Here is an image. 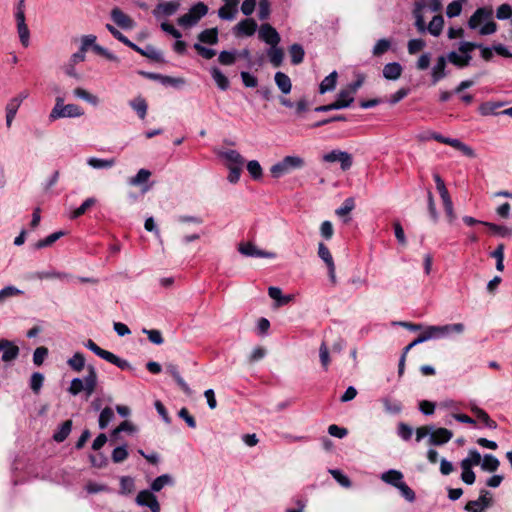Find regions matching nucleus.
<instances>
[{
    "label": "nucleus",
    "instance_id": "obj_20",
    "mask_svg": "<svg viewBox=\"0 0 512 512\" xmlns=\"http://www.w3.org/2000/svg\"><path fill=\"white\" fill-rule=\"evenodd\" d=\"M166 370L168 373L171 374V376L174 378V380L176 381V383L178 384V386L186 393V394H190L191 393V389L189 388L188 384L184 381V379L181 377L179 371H178V367L177 365L175 364H168L166 366Z\"/></svg>",
    "mask_w": 512,
    "mask_h": 512
},
{
    "label": "nucleus",
    "instance_id": "obj_5",
    "mask_svg": "<svg viewBox=\"0 0 512 512\" xmlns=\"http://www.w3.org/2000/svg\"><path fill=\"white\" fill-rule=\"evenodd\" d=\"M465 327L462 323L446 324L442 326H426L423 328L422 334L426 341L431 339H439L449 336L452 333L461 334Z\"/></svg>",
    "mask_w": 512,
    "mask_h": 512
},
{
    "label": "nucleus",
    "instance_id": "obj_7",
    "mask_svg": "<svg viewBox=\"0 0 512 512\" xmlns=\"http://www.w3.org/2000/svg\"><path fill=\"white\" fill-rule=\"evenodd\" d=\"M258 35L262 41L270 46L278 45L281 40L277 30L268 23L260 26Z\"/></svg>",
    "mask_w": 512,
    "mask_h": 512
},
{
    "label": "nucleus",
    "instance_id": "obj_41",
    "mask_svg": "<svg viewBox=\"0 0 512 512\" xmlns=\"http://www.w3.org/2000/svg\"><path fill=\"white\" fill-rule=\"evenodd\" d=\"M173 479L168 474H163L158 476L151 484V491L152 492H159L163 489L166 485H172Z\"/></svg>",
    "mask_w": 512,
    "mask_h": 512
},
{
    "label": "nucleus",
    "instance_id": "obj_24",
    "mask_svg": "<svg viewBox=\"0 0 512 512\" xmlns=\"http://www.w3.org/2000/svg\"><path fill=\"white\" fill-rule=\"evenodd\" d=\"M471 411L475 414L477 419L481 421L486 427L490 429L497 428V423L494 420H492L490 416L487 414V412L484 411L483 409L477 406H472Z\"/></svg>",
    "mask_w": 512,
    "mask_h": 512
},
{
    "label": "nucleus",
    "instance_id": "obj_25",
    "mask_svg": "<svg viewBox=\"0 0 512 512\" xmlns=\"http://www.w3.org/2000/svg\"><path fill=\"white\" fill-rule=\"evenodd\" d=\"M87 164L94 169H110L116 164V160L114 158L101 159L90 157L87 159Z\"/></svg>",
    "mask_w": 512,
    "mask_h": 512
},
{
    "label": "nucleus",
    "instance_id": "obj_43",
    "mask_svg": "<svg viewBox=\"0 0 512 512\" xmlns=\"http://www.w3.org/2000/svg\"><path fill=\"white\" fill-rule=\"evenodd\" d=\"M482 225L488 227L494 234L501 237H508L512 235V228L502 225H497L490 222H482Z\"/></svg>",
    "mask_w": 512,
    "mask_h": 512
},
{
    "label": "nucleus",
    "instance_id": "obj_13",
    "mask_svg": "<svg viewBox=\"0 0 512 512\" xmlns=\"http://www.w3.org/2000/svg\"><path fill=\"white\" fill-rule=\"evenodd\" d=\"M257 30V23L252 18L240 21L234 28L236 35L252 36Z\"/></svg>",
    "mask_w": 512,
    "mask_h": 512
},
{
    "label": "nucleus",
    "instance_id": "obj_18",
    "mask_svg": "<svg viewBox=\"0 0 512 512\" xmlns=\"http://www.w3.org/2000/svg\"><path fill=\"white\" fill-rule=\"evenodd\" d=\"M267 56L273 67L277 68L282 65L284 59V52L282 48L278 47V45L271 46L267 50Z\"/></svg>",
    "mask_w": 512,
    "mask_h": 512
},
{
    "label": "nucleus",
    "instance_id": "obj_49",
    "mask_svg": "<svg viewBox=\"0 0 512 512\" xmlns=\"http://www.w3.org/2000/svg\"><path fill=\"white\" fill-rule=\"evenodd\" d=\"M247 171L254 180H260L263 175V170L257 160H251L247 163Z\"/></svg>",
    "mask_w": 512,
    "mask_h": 512
},
{
    "label": "nucleus",
    "instance_id": "obj_54",
    "mask_svg": "<svg viewBox=\"0 0 512 512\" xmlns=\"http://www.w3.org/2000/svg\"><path fill=\"white\" fill-rule=\"evenodd\" d=\"M22 291L14 286H7L0 290V305L3 304L8 298L21 294Z\"/></svg>",
    "mask_w": 512,
    "mask_h": 512
},
{
    "label": "nucleus",
    "instance_id": "obj_15",
    "mask_svg": "<svg viewBox=\"0 0 512 512\" xmlns=\"http://www.w3.org/2000/svg\"><path fill=\"white\" fill-rule=\"evenodd\" d=\"M446 61H447V59L444 56H439L437 58V62L433 66L432 71H431L432 84L433 85H435L440 80H442L443 78L446 77V75H447L446 72H445Z\"/></svg>",
    "mask_w": 512,
    "mask_h": 512
},
{
    "label": "nucleus",
    "instance_id": "obj_10",
    "mask_svg": "<svg viewBox=\"0 0 512 512\" xmlns=\"http://www.w3.org/2000/svg\"><path fill=\"white\" fill-rule=\"evenodd\" d=\"M492 15L493 11L491 8H478L468 21L469 28L476 29L481 23L490 20Z\"/></svg>",
    "mask_w": 512,
    "mask_h": 512
},
{
    "label": "nucleus",
    "instance_id": "obj_51",
    "mask_svg": "<svg viewBox=\"0 0 512 512\" xmlns=\"http://www.w3.org/2000/svg\"><path fill=\"white\" fill-rule=\"evenodd\" d=\"M150 176L151 172L149 170L140 169L134 177L130 178L129 184L133 186H138L142 183L147 182Z\"/></svg>",
    "mask_w": 512,
    "mask_h": 512
},
{
    "label": "nucleus",
    "instance_id": "obj_32",
    "mask_svg": "<svg viewBox=\"0 0 512 512\" xmlns=\"http://www.w3.org/2000/svg\"><path fill=\"white\" fill-rule=\"evenodd\" d=\"M73 94L75 97L80 98L93 106H97L100 103V100L96 95L91 94L81 87L75 88L73 90Z\"/></svg>",
    "mask_w": 512,
    "mask_h": 512
},
{
    "label": "nucleus",
    "instance_id": "obj_16",
    "mask_svg": "<svg viewBox=\"0 0 512 512\" xmlns=\"http://www.w3.org/2000/svg\"><path fill=\"white\" fill-rule=\"evenodd\" d=\"M274 81L278 89L285 95L289 94L292 89V83L289 76L283 72H276L274 75Z\"/></svg>",
    "mask_w": 512,
    "mask_h": 512
},
{
    "label": "nucleus",
    "instance_id": "obj_57",
    "mask_svg": "<svg viewBox=\"0 0 512 512\" xmlns=\"http://www.w3.org/2000/svg\"><path fill=\"white\" fill-rule=\"evenodd\" d=\"M112 460L114 463H121L123 461H125L128 457V451H127V448L126 446H119V447H116L113 451H112Z\"/></svg>",
    "mask_w": 512,
    "mask_h": 512
},
{
    "label": "nucleus",
    "instance_id": "obj_17",
    "mask_svg": "<svg viewBox=\"0 0 512 512\" xmlns=\"http://www.w3.org/2000/svg\"><path fill=\"white\" fill-rule=\"evenodd\" d=\"M402 66L398 62H391L384 66L383 76L387 80H397L402 74Z\"/></svg>",
    "mask_w": 512,
    "mask_h": 512
},
{
    "label": "nucleus",
    "instance_id": "obj_3",
    "mask_svg": "<svg viewBox=\"0 0 512 512\" xmlns=\"http://www.w3.org/2000/svg\"><path fill=\"white\" fill-rule=\"evenodd\" d=\"M306 162L304 158L298 155H287L281 161L270 167V173L273 178L279 179L294 170L302 169Z\"/></svg>",
    "mask_w": 512,
    "mask_h": 512
},
{
    "label": "nucleus",
    "instance_id": "obj_19",
    "mask_svg": "<svg viewBox=\"0 0 512 512\" xmlns=\"http://www.w3.org/2000/svg\"><path fill=\"white\" fill-rule=\"evenodd\" d=\"M402 479H403L402 472H400L398 470H394V469L388 470L381 475L382 481H384L385 483L390 484L396 488H398L399 484L403 483Z\"/></svg>",
    "mask_w": 512,
    "mask_h": 512
},
{
    "label": "nucleus",
    "instance_id": "obj_14",
    "mask_svg": "<svg viewBox=\"0 0 512 512\" xmlns=\"http://www.w3.org/2000/svg\"><path fill=\"white\" fill-rule=\"evenodd\" d=\"M178 8H179V3H177V2L159 3L153 10V15L156 18H160L163 16H171L178 10Z\"/></svg>",
    "mask_w": 512,
    "mask_h": 512
},
{
    "label": "nucleus",
    "instance_id": "obj_12",
    "mask_svg": "<svg viewBox=\"0 0 512 512\" xmlns=\"http://www.w3.org/2000/svg\"><path fill=\"white\" fill-rule=\"evenodd\" d=\"M111 18L119 27L123 29H132L134 27L133 20L119 8H113Z\"/></svg>",
    "mask_w": 512,
    "mask_h": 512
},
{
    "label": "nucleus",
    "instance_id": "obj_11",
    "mask_svg": "<svg viewBox=\"0 0 512 512\" xmlns=\"http://www.w3.org/2000/svg\"><path fill=\"white\" fill-rule=\"evenodd\" d=\"M0 351L2 354V361L11 362L15 360L19 355V348L12 342L6 339L0 340Z\"/></svg>",
    "mask_w": 512,
    "mask_h": 512
},
{
    "label": "nucleus",
    "instance_id": "obj_44",
    "mask_svg": "<svg viewBox=\"0 0 512 512\" xmlns=\"http://www.w3.org/2000/svg\"><path fill=\"white\" fill-rule=\"evenodd\" d=\"M96 199L93 197L87 198L78 208H76L70 215L71 219H76L86 213V211L95 205Z\"/></svg>",
    "mask_w": 512,
    "mask_h": 512
},
{
    "label": "nucleus",
    "instance_id": "obj_63",
    "mask_svg": "<svg viewBox=\"0 0 512 512\" xmlns=\"http://www.w3.org/2000/svg\"><path fill=\"white\" fill-rule=\"evenodd\" d=\"M462 469L461 480L467 484L472 485L475 482L476 475L472 468L466 466H460Z\"/></svg>",
    "mask_w": 512,
    "mask_h": 512
},
{
    "label": "nucleus",
    "instance_id": "obj_2",
    "mask_svg": "<svg viewBox=\"0 0 512 512\" xmlns=\"http://www.w3.org/2000/svg\"><path fill=\"white\" fill-rule=\"evenodd\" d=\"M442 8L440 0H416L414 3L413 16L415 18V27L421 34L426 32L425 13L438 12Z\"/></svg>",
    "mask_w": 512,
    "mask_h": 512
},
{
    "label": "nucleus",
    "instance_id": "obj_55",
    "mask_svg": "<svg viewBox=\"0 0 512 512\" xmlns=\"http://www.w3.org/2000/svg\"><path fill=\"white\" fill-rule=\"evenodd\" d=\"M329 473L341 486L345 488H349L351 486L350 479L346 475H344L340 470L330 469Z\"/></svg>",
    "mask_w": 512,
    "mask_h": 512
},
{
    "label": "nucleus",
    "instance_id": "obj_37",
    "mask_svg": "<svg viewBox=\"0 0 512 512\" xmlns=\"http://www.w3.org/2000/svg\"><path fill=\"white\" fill-rule=\"evenodd\" d=\"M354 101V95L346 88L342 89L338 95L337 99L334 101L337 105H341L340 109L349 107Z\"/></svg>",
    "mask_w": 512,
    "mask_h": 512
},
{
    "label": "nucleus",
    "instance_id": "obj_64",
    "mask_svg": "<svg viewBox=\"0 0 512 512\" xmlns=\"http://www.w3.org/2000/svg\"><path fill=\"white\" fill-rule=\"evenodd\" d=\"M512 16V7L509 4H502L497 8L496 17L499 20H506Z\"/></svg>",
    "mask_w": 512,
    "mask_h": 512
},
{
    "label": "nucleus",
    "instance_id": "obj_59",
    "mask_svg": "<svg viewBox=\"0 0 512 512\" xmlns=\"http://www.w3.org/2000/svg\"><path fill=\"white\" fill-rule=\"evenodd\" d=\"M142 332L147 335L150 342L156 345H161L164 342V339L162 337V334L159 330L156 329H143Z\"/></svg>",
    "mask_w": 512,
    "mask_h": 512
},
{
    "label": "nucleus",
    "instance_id": "obj_39",
    "mask_svg": "<svg viewBox=\"0 0 512 512\" xmlns=\"http://www.w3.org/2000/svg\"><path fill=\"white\" fill-rule=\"evenodd\" d=\"M289 55L292 64L298 65L303 62L305 52L300 44H293L289 48Z\"/></svg>",
    "mask_w": 512,
    "mask_h": 512
},
{
    "label": "nucleus",
    "instance_id": "obj_45",
    "mask_svg": "<svg viewBox=\"0 0 512 512\" xmlns=\"http://www.w3.org/2000/svg\"><path fill=\"white\" fill-rule=\"evenodd\" d=\"M237 54V50L221 51L218 57V61L221 65H233L236 62Z\"/></svg>",
    "mask_w": 512,
    "mask_h": 512
},
{
    "label": "nucleus",
    "instance_id": "obj_48",
    "mask_svg": "<svg viewBox=\"0 0 512 512\" xmlns=\"http://www.w3.org/2000/svg\"><path fill=\"white\" fill-rule=\"evenodd\" d=\"M105 360L111 364H114L115 366H117L118 368L122 369V370H126V369H130L131 368V365L130 363L125 360V359H122L118 356H116L115 354H113L112 352H108Z\"/></svg>",
    "mask_w": 512,
    "mask_h": 512
},
{
    "label": "nucleus",
    "instance_id": "obj_9",
    "mask_svg": "<svg viewBox=\"0 0 512 512\" xmlns=\"http://www.w3.org/2000/svg\"><path fill=\"white\" fill-rule=\"evenodd\" d=\"M238 251L248 257H258V258H274L275 254L273 252H267L260 250L253 243H241L239 244Z\"/></svg>",
    "mask_w": 512,
    "mask_h": 512
},
{
    "label": "nucleus",
    "instance_id": "obj_29",
    "mask_svg": "<svg viewBox=\"0 0 512 512\" xmlns=\"http://www.w3.org/2000/svg\"><path fill=\"white\" fill-rule=\"evenodd\" d=\"M444 26V19L441 15H436L429 22L428 26H426V31H428L431 35L437 37L441 34Z\"/></svg>",
    "mask_w": 512,
    "mask_h": 512
},
{
    "label": "nucleus",
    "instance_id": "obj_53",
    "mask_svg": "<svg viewBox=\"0 0 512 512\" xmlns=\"http://www.w3.org/2000/svg\"><path fill=\"white\" fill-rule=\"evenodd\" d=\"M355 207V202L353 198H346L343 202V204L336 209V214L339 217H343L348 215Z\"/></svg>",
    "mask_w": 512,
    "mask_h": 512
},
{
    "label": "nucleus",
    "instance_id": "obj_62",
    "mask_svg": "<svg viewBox=\"0 0 512 512\" xmlns=\"http://www.w3.org/2000/svg\"><path fill=\"white\" fill-rule=\"evenodd\" d=\"M44 376L39 372H35L32 374L30 379V387L35 392L38 393L43 385Z\"/></svg>",
    "mask_w": 512,
    "mask_h": 512
},
{
    "label": "nucleus",
    "instance_id": "obj_38",
    "mask_svg": "<svg viewBox=\"0 0 512 512\" xmlns=\"http://www.w3.org/2000/svg\"><path fill=\"white\" fill-rule=\"evenodd\" d=\"M67 364L75 372H80L85 367V357L82 353L76 352L71 358L67 360Z\"/></svg>",
    "mask_w": 512,
    "mask_h": 512
},
{
    "label": "nucleus",
    "instance_id": "obj_33",
    "mask_svg": "<svg viewBox=\"0 0 512 512\" xmlns=\"http://www.w3.org/2000/svg\"><path fill=\"white\" fill-rule=\"evenodd\" d=\"M21 105L18 104L17 100H13L12 98L8 101L5 107L6 111V126L8 128L11 127L12 122L17 114V111Z\"/></svg>",
    "mask_w": 512,
    "mask_h": 512
},
{
    "label": "nucleus",
    "instance_id": "obj_21",
    "mask_svg": "<svg viewBox=\"0 0 512 512\" xmlns=\"http://www.w3.org/2000/svg\"><path fill=\"white\" fill-rule=\"evenodd\" d=\"M446 145H449L459 151H461L465 156L469 158H474L476 156L474 150L466 145L465 143L461 142L459 139L455 138H447Z\"/></svg>",
    "mask_w": 512,
    "mask_h": 512
},
{
    "label": "nucleus",
    "instance_id": "obj_4",
    "mask_svg": "<svg viewBox=\"0 0 512 512\" xmlns=\"http://www.w3.org/2000/svg\"><path fill=\"white\" fill-rule=\"evenodd\" d=\"M84 114L83 109L76 104H64L61 97L56 98V103L49 114V120L55 121L60 118H76Z\"/></svg>",
    "mask_w": 512,
    "mask_h": 512
},
{
    "label": "nucleus",
    "instance_id": "obj_60",
    "mask_svg": "<svg viewBox=\"0 0 512 512\" xmlns=\"http://www.w3.org/2000/svg\"><path fill=\"white\" fill-rule=\"evenodd\" d=\"M319 358L324 370H327L330 365V354L328 347L325 343H322L319 348Z\"/></svg>",
    "mask_w": 512,
    "mask_h": 512
},
{
    "label": "nucleus",
    "instance_id": "obj_52",
    "mask_svg": "<svg viewBox=\"0 0 512 512\" xmlns=\"http://www.w3.org/2000/svg\"><path fill=\"white\" fill-rule=\"evenodd\" d=\"M156 496L149 490H142L136 497V503L140 506H149L150 502L155 499Z\"/></svg>",
    "mask_w": 512,
    "mask_h": 512
},
{
    "label": "nucleus",
    "instance_id": "obj_56",
    "mask_svg": "<svg viewBox=\"0 0 512 512\" xmlns=\"http://www.w3.org/2000/svg\"><path fill=\"white\" fill-rule=\"evenodd\" d=\"M17 32H18V36H19L21 44L24 47H28L30 44V31H29L27 24L17 25Z\"/></svg>",
    "mask_w": 512,
    "mask_h": 512
},
{
    "label": "nucleus",
    "instance_id": "obj_42",
    "mask_svg": "<svg viewBox=\"0 0 512 512\" xmlns=\"http://www.w3.org/2000/svg\"><path fill=\"white\" fill-rule=\"evenodd\" d=\"M63 235H64V232H62V231L54 232V233L48 235L46 238L37 241L35 243L34 247H35V249H42V248L51 246Z\"/></svg>",
    "mask_w": 512,
    "mask_h": 512
},
{
    "label": "nucleus",
    "instance_id": "obj_61",
    "mask_svg": "<svg viewBox=\"0 0 512 512\" xmlns=\"http://www.w3.org/2000/svg\"><path fill=\"white\" fill-rule=\"evenodd\" d=\"M190 12L195 16L197 21H199L202 17H204L208 12V7L203 2H198L194 6L191 7Z\"/></svg>",
    "mask_w": 512,
    "mask_h": 512
},
{
    "label": "nucleus",
    "instance_id": "obj_6",
    "mask_svg": "<svg viewBox=\"0 0 512 512\" xmlns=\"http://www.w3.org/2000/svg\"><path fill=\"white\" fill-rule=\"evenodd\" d=\"M491 505L490 492L488 490H480L477 500H471L465 505V510L469 512H484L485 508Z\"/></svg>",
    "mask_w": 512,
    "mask_h": 512
},
{
    "label": "nucleus",
    "instance_id": "obj_35",
    "mask_svg": "<svg viewBox=\"0 0 512 512\" xmlns=\"http://www.w3.org/2000/svg\"><path fill=\"white\" fill-rule=\"evenodd\" d=\"M481 460V454L476 449H470L468 451V456L461 460L460 466L472 468L473 466L480 465Z\"/></svg>",
    "mask_w": 512,
    "mask_h": 512
},
{
    "label": "nucleus",
    "instance_id": "obj_27",
    "mask_svg": "<svg viewBox=\"0 0 512 512\" xmlns=\"http://www.w3.org/2000/svg\"><path fill=\"white\" fill-rule=\"evenodd\" d=\"M221 157L227 160L228 166H244V158L236 150H227L221 153Z\"/></svg>",
    "mask_w": 512,
    "mask_h": 512
},
{
    "label": "nucleus",
    "instance_id": "obj_26",
    "mask_svg": "<svg viewBox=\"0 0 512 512\" xmlns=\"http://www.w3.org/2000/svg\"><path fill=\"white\" fill-rule=\"evenodd\" d=\"M338 74L336 71L331 72L328 76H326L319 86V92L324 94L326 92H330L335 89L337 83Z\"/></svg>",
    "mask_w": 512,
    "mask_h": 512
},
{
    "label": "nucleus",
    "instance_id": "obj_23",
    "mask_svg": "<svg viewBox=\"0 0 512 512\" xmlns=\"http://www.w3.org/2000/svg\"><path fill=\"white\" fill-rule=\"evenodd\" d=\"M130 107L137 113L140 119H144L147 114L148 105L146 100L138 96L129 102Z\"/></svg>",
    "mask_w": 512,
    "mask_h": 512
},
{
    "label": "nucleus",
    "instance_id": "obj_50",
    "mask_svg": "<svg viewBox=\"0 0 512 512\" xmlns=\"http://www.w3.org/2000/svg\"><path fill=\"white\" fill-rule=\"evenodd\" d=\"M318 256H319V258H321L324 261L326 266H331L332 267V264H335L334 260H333V257H332V255L330 253V250L322 242L318 244Z\"/></svg>",
    "mask_w": 512,
    "mask_h": 512
},
{
    "label": "nucleus",
    "instance_id": "obj_22",
    "mask_svg": "<svg viewBox=\"0 0 512 512\" xmlns=\"http://www.w3.org/2000/svg\"><path fill=\"white\" fill-rule=\"evenodd\" d=\"M129 47L131 49H133L134 51L138 52L139 54H141L142 56H146L150 59H153V60H159L161 58V52L158 51L157 49H155L153 46L151 45H147L144 49L137 46L136 44H134L133 42L129 45Z\"/></svg>",
    "mask_w": 512,
    "mask_h": 512
},
{
    "label": "nucleus",
    "instance_id": "obj_36",
    "mask_svg": "<svg viewBox=\"0 0 512 512\" xmlns=\"http://www.w3.org/2000/svg\"><path fill=\"white\" fill-rule=\"evenodd\" d=\"M71 429H72V421L66 420L65 422L62 423V425L59 427V429L54 433L53 439L58 443L63 442L69 436Z\"/></svg>",
    "mask_w": 512,
    "mask_h": 512
},
{
    "label": "nucleus",
    "instance_id": "obj_1",
    "mask_svg": "<svg viewBox=\"0 0 512 512\" xmlns=\"http://www.w3.org/2000/svg\"><path fill=\"white\" fill-rule=\"evenodd\" d=\"M98 383V375L94 366H87V375L84 379L74 378L72 379L68 392L74 396L84 391L86 399H88L95 391Z\"/></svg>",
    "mask_w": 512,
    "mask_h": 512
},
{
    "label": "nucleus",
    "instance_id": "obj_40",
    "mask_svg": "<svg viewBox=\"0 0 512 512\" xmlns=\"http://www.w3.org/2000/svg\"><path fill=\"white\" fill-rule=\"evenodd\" d=\"M385 412L388 414L396 415L402 411V404L397 400H392L388 397L383 398L382 400Z\"/></svg>",
    "mask_w": 512,
    "mask_h": 512
},
{
    "label": "nucleus",
    "instance_id": "obj_46",
    "mask_svg": "<svg viewBox=\"0 0 512 512\" xmlns=\"http://www.w3.org/2000/svg\"><path fill=\"white\" fill-rule=\"evenodd\" d=\"M391 44V41L386 38L378 40L373 47L372 54L376 57L385 54L391 48Z\"/></svg>",
    "mask_w": 512,
    "mask_h": 512
},
{
    "label": "nucleus",
    "instance_id": "obj_58",
    "mask_svg": "<svg viewBox=\"0 0 512 512\" xmlns=\"http://www.w3.org/2000/svg\"><path fill=\"white\" fill-rule=\"evenodd\" d=\"M502 103L497 102H485L480 105L479 112L483 116L491 115L495 113V110L500 108Z\"/></svg>",
    "mask_w": 512,
    "mask_h": 512
},
{
    "label": "nucleus",
    "instance_id": "obj_8",
    "mask_svg": "<svg viewBox=\"0 0 512 512\" xmlns=\"http://www.w3.org/2000/svg\"><path fill=\"white\" fill-rule=\"evenodd\" d=\"M453 437V432L447 428L432 429L429 437V444L441 446L448 443Z\"/></svg>",
    "mask_w": 512,
    "mask_h": 512
},
{
    "label": "nucleus",
    "instance_id": "obj_28",
    "mask_svg": "<svg viewBox=\"0 0 512 512\" xmlns=\"http://www.w3.org/2000/svg\"><path fill=\"white\" fill-rule=\"evenodd\" d=\"M210 73L219 89L226 91L229 88V80L219 68H211Z\"/></svg>",
    "mask_w": 512,
    "mask_h": 512
},
{
    "label": "nucleus",
    "instance_id": "obj_30",
    "mask_svg": "<svg viewBox=\"0 0 512 512\" xmlns=\"http://www.w3.org/2000/svg\"><path fill=\"white\" fill-rule=\"evenodd\" d=\"M198 40L202 43L215 45L218 43V30L217 28H210L203 30L198 35Z\"/></svg>",
    "mask_w": 512,
    "mask_h": 512
},
{
    "label": "nucleus",
    "instance_id": "obj_31",
    "mask_svg": "<svg viewBox=\"0 0 512 512\" xmlns=\"http://www.w3.org/2000/svg\"><path fill=\"white\" fill-rule=\"evenodd\" d=\"M446 59H448L455 66L463 68L470 64L472 57L471 55H459L457 52L452 51L447 55Z\"/></svg>",
    "mask_w": 512,
    "mask_h": 512
},
{
    "label": "nucleus",
    "instance_id": "obj_34",
    "mask_svg": "<svg viewBox=\"0 0 512 512\" xmlns=\"http://www.w3.org/2000/svg\"><path fill=\"white\" fill-rule=\"evenodd\" d=\"M481 468L487 472H494L498 469L500 462L499 460L492 454H485L483 459L481 460Z\"/></svg>",
    "mask_w": 512,
    "mask_h": 512
},
{
    "label": "nucleus",
    "instance_id": "obj_47",
    "mask_svg": "<svg viewBox=\"0 0 512 512\" xmlns=\"http://www.w3.org/2000/svg\"><path fill=\"white\" fill-rule=\"evenodd\" d=\"M115 415H114V411L112 408L110 407H105L100 415H99V427L100 429H105L108 424L114 419Z\"/></svg>",
    "mask_w": 512,
    "mask_h": 512
}]
</instances>
